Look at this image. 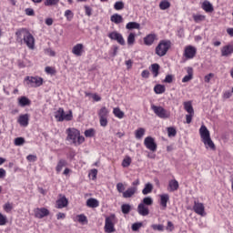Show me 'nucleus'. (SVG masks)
<instances>
[{
    "label": "nucleus",
    "mask_w": 233,
    "mask_h": 233,
    "mask_svg": "<svg viewBox=\"0 0 233 233\" xmlns=\"http://www.w3.org/2000/svg\"><path fill=\"white\" fill-rule=\"evenodd\" d=\"M151 110H153L154 114L160 119H168L170 117V111L167 110L165 107L161 106L151 105Z\"/></svg>",
    "instance_id": "6"
},
{
    "label": "nucleus",
    "mask_w": 233,
    "mask_h": 233,
    "mask_svg": "<svg viewBox=\"0 0 233 233\" xmlns=\"http://www.w3.org/2000/svg\"><path fill=\"white\" fill-rule=\"evenodd\" d=\"M136 44V33H130L127 36L128 46H134Z\"/></svg>",
    "instance_id": "35"
},
{
    "label": "nucleus",
    "mask_w": 233,
    "mask_h": 233,
    "mask_svg": "<svg viewBox=\"0 0 233 233\" xmlns=\"http://www.w3.org/2000/svg\"><path fill=\"white\" fill-rule=\"evenodd\" d=\"M66 165H68V162H66V159L61 158L58 162L57 165L56 167V171L57 172V174H59V172H61V170H63L64 167H66Z\"/></svg>",
    "instance_id": "29"
},
{
    "label": "nucleus",
    "mask_w": 233,
    "mask_h": 233,
    "mask_svg": "<svg viewBox=\"0 0 233 233\" xmlns=\"http://www.w3.org/2000/svg\"><path fill=\"white\" fill-rule=\"evenodd\" d=\"M15 147H21L22 145H25V138L23 137H16L15 139Z\"/></svg>",
    "instance_id": "53"
},
{
    "label": "nucleus",
    "mask_w": 233,
    "mask_h": 233,
    "mask_svg": "<svg viewBox=\"0 0 233 233\" xmlns=\"http://www.w3.org/2000/svg\"><path fill=\"white\" fill-rule=\"evenodd\" d=\"M114 8L115 10H123V8H125V4L121 1L116 2Z\"/></svg>",
    "instance_id": "52"
},
{
    "label": "nucleus",
    "mask_w": 233,
    "mask_h": 233,
    "mask_svg": "<svg viewBox=\"0 0 233 233\" xmlns=\"http://www.w3.org/2000/svg\"><path fill=\"white\" fill-rule=\"evenodd\" d=\"M28 114L21 115L18 118V123L21 127H28Z\"/></svg>",
    "instance_id": "24"
},
{
    "label": "nucleus",
    "mask_w": 233,
    "mask_h": 233,
    "mask_svg": "<svg viewBox=\"0 0 233 233\" xmlns=\"http://www.w3.org/2000/svg\"><path fill=\"white\" fill-rule=\"evenodd\" d=\"M184 110H186L187 114H194V107L192 106L191 101L184 102Z\"/></svg>",
    "instance_id": "32"
},
{
    "label": "nucleus",
    "mask_w": 233,
    "mask_h": 233,
    "mask_svg": "<svg viewBox=\"0 0 233 233\" xmlns=\"http://www.w3.org/2000/svg\"><path fill=\"white\" fill-rule=\"evenodd\" d=\"M127 30H139L141 28V25L137 22H129L126 25Z\"/></svg>",
    "instance_id": "27"
},
{
    "label": "nucleus",
    "mask_w": 233,
    "mask_h": 233,
    "mask_svg": "<svg viewBox=\"0 0 233 233\" xmlns=\"http://www.w3.org/2000/svg\"><path fill=\"white\" fill-rule=\"evenodd\" d=\"M193 19L195 23H201L207 19V15H193Z\"/></svg>",
    "instance_id": "42"
},
{
    "label": "nucleus",
    "mask_w": 233,
    "mask_h": 233,
    "mask_svg": "<svg viewBox=\"0 0 233 233\" xmlns=\"http://www.w3.org/2000/svg\"><path fill=\"white\" fill-rule=\"evenodd\" d=\"M151 228L157 232H163L165 230V226L163 224H152Z\"/></svg>",
    "instance_id": "40"
},
{
    "label": "nucleus",
    "mask_w": 233,
    "mask_h": 233,
    "mask_svg": "<svg viewBox=\"0 0 233 233\" xmlns=\"http://www.w3.org/2000/svg\"><path fill=\"white\" fill-rule=\"evenodd\" d=\"M166 90L167 88L165 87V86L161 84H157L154 86V92L157 95L165 94Z\"/></svg>",
    "instance_id": "31"
},
{
    "label": "nucleus",
    "mask_w": 233,
    "mask_h": 233,
    "mask_svg": "<svg viewBox=\"0 0 233 233\" xmlns=\"http://www.w3.org/2000/svg\"><path fill=\"white\" fill-rule=\"evenodd\" d=\"M100 127H107L108 125V117H100L99 118Z\"/></svg>",
    "instance_id": "56"
},
{
    "label": "nucleus",
    "mask_w": 233,
    "mask_h": 233,
    "mask_svg": "<svg viewBox=\"0 0 233 233\" xmlns=\"http://www.w3.org/2000/svg\"><path fill=\"white\" fill-rule=\"evenodd\" d=\"M85 136L86 137H94V136H96V129L94 128H89V129H86L85 132H84Z\"/></svg>",
    "instance_id": "48"
},
{
    "label": "nucleus",
    "mask_w": 233,
    "mask_h": 233,
    "mask_svg": "<svg viewBox=\"0 0 233 233\" xmlns=\"http://www.w3.org/2000/svg\"><path fill=\"white\" fill-rule=\"evenodd\" d=\"M157 41V35L151 33L144 37V45L146 46H152V44Z\"/></svg>",
    "instance_id": "17"
},
{
    "label": "nucleus",
    "mask_w": 233,
    "mask_h": 233,
    "mask_svg": "<svg viewBox=\"0 0 233 233\" xmlns=\"http://www.w3.org/2000/svg\"><path fill=\"white\" fill-rule=\"evenodd\" d=\"M107 37L111 39L112 41H116L118 45H121V46H125V37H123V35L121 33H118L117 31H113L107 35Z\"/></svg>",
    "instance_id": "9"
},
{
    "label": "nucleus",
    "mask_w": 233,
    "mask_h": 233,
    "mask_svg": "<svg viewBox=\"0 0 233 233\" xmlns=\"http://www.w3.org/2000/svg\"><path fill=\"white\" fill-rule=\"evenodd\" d=\"M193 210L195 214H198V216H201L202 218L207 216V212H205V204L199 201H194Z\"/></svg>",
    "instance_id": "11"
},
{
    "label": "nucleus",
    "mask_w": 233,
    "mask_h": 233,
    "mask_svg": "<svg viewBox=\"0 0 233 233\" xmlns=\"http://www.w3.org/2000/svg\"><path fill=\"white\" fill-rule=\"evenodd\" d=\"M64 15L66 21H72L74 19V12L70 9L66 10Z\"/></svg>",
    "instance_id": "43"
},
{
    "label": "nucleus",
    "mask_w": 233,
    "mask_h": 233,
    "mask_svg": "<svg viewBox=\"0 0 233 233\" xmlns=\"http://www.w3.org/2000/svg\"><path fill=\"white\" fill-rule=\"evenodd\" d=\"M85 12L87 17H90V15H92V8L90 6L85 5Z\"/></svg>",
    "instance_id": "62"
},
{
    "label": "nucleus",
    "mask_w": 233,
    "mask_h": 233,
    "mask_svg": "<svg viewBox=\"0 0 233 233\" xmlns=\"http://www.w3.org/2000/svg\"><path fill=\"white\" fill-rule=\"evenodd\" d=\"M111 23H115V25H121L123 23V16L119 14H114L110 17Z\"/></svg>",
    "instance_id": "26"
},
{
    "label": "nucleus",
    "mask_w": 233,
    "mask_h": 233,
    "mask_svg": "<svg viewBox=\"0 0 233 233\" xmlns=\"http://www.w3.org/2000/svg\"><path fill=\"white\" fill-rule=\"evenodd\" d=\"M151 72L153 74V77H157L159 76V66H158V64L151 65Z\"/></svg>",
    "instance_id": "36"
},
{
    "label": "nucleus",
    "mask_w": 233,
    "mask_h": 233,
    "mask_svg": "<svg viewBox=\"0 0 233 233\" xmlns=\"http://www.w3.org/2000/svg\"><path fill=\"white\" fill-rule=\"evenodd\" d=\"M159 198H160L159 205L160 207H162V210H166L167 203L170 201V196H168V194H162V195H159Z\"/></svg>",
    "instance_id": "18"
},
{
    "label": "nucleus",
    "mask_w": 233,
    "mask_h": 233,
    "mask_svg": "<svg viewBox=\"0 0 233 233\" xmlns=\"http://www.w3.org/2000/svg\"><path fill=\"white\" fill-rule=\"evenodd\" d=\"M7 222H8V219L6 218V216L0 213V226L4 227V225H6Z\"/></svg>",
    "instance_id": "55"
},
{
    "label": "nucleus",
    "mask_w": 233,
    "mask_h": 233,
    "mask_svg": "<svg viewBox=\"0 0 233 233\" xmlns=\"http://www.w3.org/2000/svg\"><path fill=\"white\" fill-rule=\"evenodd\" d=\"M199 135L202 143H204L206 148H210V150H216V144L212 141L210 137V131L205 125H202L199 128Z\"/></svg>",
    "instance_id": "3"
},
{
    "label": "nucleus",
    "mask_w": 233,
    "mask_h": 233,
    "mask_svg": "<svg viewBox=\"0 0 233 233\" xmlns=\"http://www.w3.org/2000/svg\"><path fill=\"white\" fill-rule=\"evenodd\" d=\"M45 72L47 73L49 76H56V74H57L56 67L52 66H46Z\"/></svg>",
    "instance_id": "46"
},
{
    "label": "nucleus",
    "mask_w": 233,
    "mask_h": 233,
    "mask_svg": "<svg viewBox=\"0 0 233 233\" xmlns=\"http://www.w3.org/2000/svg\"><path fill=\"white\" fill-rule=\"evenodd\" d=\"M76 219L78 223H81L82 225H86L88 223V218L85 214H80L76 216Z\"/></svg>",
    "instance_id": "37"
},
{
    "label": "nucleus",
    "mask_w": 233,
    "mask_h": 233,
    "mask_svg": "<svg viewBox=\"0 0 233 233\" xmlns=\"http://www.w3.org/2000/svg\"><path fill=\"white\" fill-rule=\"evenodd\" d=\"M177 131L174 127H167L168 137H176Z\"/></svg>",
    "instance_id": "51"
},
{
    "label": "nucleus",
    "mask_w": 233,
    "mask_h": 233,
    "mask_svg": "<svg viewBox=\"0 0 233 233\" xmlns=\"http://www.w3.org/2000/svg\"><path fill=\"white\" fill-rule=\"evenodd\" d=\"M68 207V198L65 195L60 194L59 198L56 202V208H66Z\"/></svg>",
    "instance_id": "15"
},
{
    "label": "nucleus",
    "mask_w": 233,
    "mask_h": 233,
    "mask_svg": "<svg viewBox=\"0 0 233 233\" xmlns=\"http://www.w3.org/2000/svg\"><path fill=\"white\" fill-rule=\"evenodd\" d=\"M170 7V2L168 0H162L159 4L160 10H168Z\"/></svg>",
    "instance_id": "39"
},
{
    "label": "nucleus",
    "mask_w": 233,
    "mask_h": 233,
    "mask_svg": "<svg viewBox=\"0 0 233 233\" xmlns=\"http://www.w3.org/2000/svg\"><path fill=\"white\" fill-rule=\"evenodd\" d=\"M26 159H27V161L35 162V161H37V156H35V155H28L26 157Z\"/></svg>",
    "instance_id": "64"
},
{
    "label": "nucleus",
    "mask_w": 233,
    "mask_h": 233,
    "mask_svg": "<svg viewBox=\"0 0 233 233\" xmlns=\"http://www.w3.org/2000/svg\"><path fill=\"white\" fill-rule=\"evenodd\" d=\"M172 42H170V40H161L157 46L155 52L157 56H158L159 57H163L167 56V53L168 52V50H170Z\"/></svg>",
    "instance_id": "4"
},
{
    "label": "nucleus",
    "mask_w": 233,
    "mask_h": 233,
    "mask_svg": "<svg viewBox=\"0 0 233 233\" xmlns=\"http://www.w3.org/2000/svg\"><path fill=\"white\" fill-rule=\"evenodd\" d=\"M179 188V182L176 179H172L168 182V192H176Z\"/></svg>",
    "instance_id": "20"
},
{
    "label": "nucleus",
    "mask_w": 233,
    "mask_h": 233,
    "mask_svg": "<svg viewBox=\"0 0 233 233\" xmlns=\"http://www.w3.org/2000/svg\"><path fill=\"white\" fill-rule=\"evenodd\" d=\"M72 54L76 56V57H81L83 54H85V45L76 44L72 48Z\"/></svg>",
    "instance_id": "14"
},
{
    "label": "nucleus",
    "mask_w": 233,
    "mask_h": 233,
    "mask_svg": "<svg viewBox=\"0 0 233 233\" xmlns=\"http://www.w3.org/2000/svg\"><path fill=\"white\" fill-rule=\"evenodd\" d=\"M141 204L146 207H150V206L154 205V200L150 197H146L143 198Z\"/></svg>",
    "instance_id": "38"
},
{
    "label": "nucleus",
    "mask_w": 233,
    "mask_h": 233,
    "mask_svg": "<svg viewBox=\"0 0 233 233\" xmlns=\"http://www.w3.org/2000/svg\"><path fill=\"white\" fill-rule=\"evenodd\" d=\"M152 190H154V186L150 183H147L145 185L144 190H142V194L144 196H147V195L150 194L152 192Z\"/></svg>",
    "instance_id": "34"
},
{
    "label": "nucleus",
    "mask_w": 233,
    "mask_h": 233,
    "mask_svg": "<svg viewBox=\"0 0 233 233\" xmlns=\"http://www.w3.org/2000/svg\"><path fill=\"white\" fill-rule=\"evenodd\" d=\"M222 57H228V56H232L233 54V43L228 44L221 47L220 49Z\"/></svg>",
    "instance_id": "16"
},
{
    "label": "nucleus",
    "mask_w": 233,
    "mask_h": 233,
    "mask_svg": "<svg viewBox=\"0 0 233 233\" xmlns=\"http://www.w3.org/2000/svg\"><path fill=\"white\" fill-rule=\"evenodd\" d=\"M196 54H198V49L194 47V46H187L184 49V57L186 59H194L196 57Z\"/></svg>",
    "instance_id": "12"
},
{
    "label": "nucleus",
    "mask_w": 233,
    "mask_h": 233,
    "mask_svg": "<svg viewBox=\"0 0 233 233\" xmlns=\"http://www.w3.org/2000/svg\"><path fill=\"white\" fill-rule=\"evenodd\" d=\"M201 7L207 12V14H211V12H214V6L208 0H205L202 3Z\"/></svg>",
    "instance_id": "23"
},
{
    "label": "nucleus",
    "mask_w": 233,
    "mask_h": 233,
    "mask_svg": "<svg viewBox=\"0 0 233 233\" xmlns=\"http://www.w3.org/2000/svg\"><path fill=\"white\" fill-rule=\"evenodd\" d=\"M55 118L59 123L63 121H72L74 116L72 115V110H69L67 114L65 113L63 107H59L57 111L55 112Z\"/></svg>",
    "instance_id": "5"
},
{
    "label": "nucleus",
    "mask_w": 233,
    "mask_h": 233,
    "mask_svg": "<svg viewBox=\"0 0 233 233\" xmlns=\"http://www.w3.org/2000/svg\"><path fill=\"white\" fill-rule=\"evenodd\" d=\"M3 208L5 212H6L7 214H10V212H12V210L14 209V204L7 202L3 206Z\"/></svg>",
    "instance_id": "44"
},
{
    "label": "nucleus",
    "mask_w": 233,
    "mask_h": 233,
    "mask_svg": "<svg viewBox=\"0 0 233 233\" xmlns=\"http://www.w3.org/2000/svg\"><path fill=\"white\" fill-rule=\"evenodd\" d=\"M66 141L72 143L75 147H79V145H83L85 141V137L81 136V131L76 129V127H68L66 130Z\"/></svg>",
    "instance_id": "2"
},
{
    "label": "nucleus",
    "mask_w": 233,
    "mask_h": 233,
    "mask_svg": "<svg viewBox=\"0 0 233 233\" xmlns=\"http://www.w3.org/2000/svg\"><path fill=\"white\" fill-rule=\"evenodd\" d=\"M35 218L43 219L46 216H50V211L46 208H36L34 209Z\"/></svg>",
    "instance_id": "13"
},
{
    "label": "nucleus",
    "mask_w": 233,
    "mask_h": 233,
    "mask_svg": "<svg viewBox=\"0 0 233 233\" xmlns=\"http://www.w3.org/2000/svg\"><path fill=\"white\" fill-rule=\"evenodd\" d=\"M89 176H91L92 179H96L97 177V169H91L89 172Z\"/></svg>",
    "instance_id": "61"
},
{
    "label": "nucleus",
    "mask_w": 233,
    "mask_h": 233,
    "mask_svg": "<svg viewBox=\"0 0 233 233\" xmlns=\"http://www.w3.org/2000/svg\"><path fill=\"white\" fill-rule=\"evenodd\" d=\"M59 4V0H46L44 5L45 6H56Z\"/></svg>",
    "instance_id": "50"
},
{
    "label": "nucleus",
    "mask_w": 233,
    "mask_h": 233,
    "mask_svg": "<svg viewBox=\"0 0 233 233\" xmlns=\"http://www.w3.org/2000/svg\"><path fill=\"white\" fill-rule=\"evenodd\" d=\"M32 104V101H30V99H28V97L26 96H20L18 98V105L19 106H30V105Z\"/></svg>",
    "instance_id": "25"
},
{
    "label": "nucleus",
    "mask_w": 233,
    "mask_h": 233,
    "mask_svg": "<svg viewBox=\"0 0 233 233\" xmlns=\"http://www.w3.org/2000/svg\"><path fill=\"white\" fill-rule=\"evenodd\" d=\"M113 114L115 117H117L118 119H123V117H125V112L121 111L119 107H115L113 109Z\"/></svg>",
    "instance_id": "33"
},
{
    "label": "nucleus",
    "mask_w": 233,
    "mask_h": 233,
    "mask_svg": "<svg viewBox=\"0 0 233 233\" xmlns=\"http://www.w3.org/2000/svg\"><path fill=\"white\" fill-rule=\"evenodd\" d=\"M86 206L89 207V208H97V207H99V201L96 198H89L86 200Z\"/></svg>",
    "instance_id": "28"
},
{
    "label": "nucleus",
    "mask_w": 233,
    "mask_h": 233,
    "mask_svg": "<svg viewBox=\"0 0 233 233\" xmlns=\"http://www.w3.org/2000/svg\"><path fill=\"white\" fill-rule=\"evenodd\" d=\"M172 81H174V76L172 75L166 76L164 79V83H172Z\"/></svg>",
    "instance_id": "63"
},
{
    "label": "nucleus",
    "mask_w": 233,
    "mask_h": 233,
    "mask_svg": "<svg viewBox=\"0 0 233 233\" xmlns=\"http://www.w3.org/2000/svg\"><path fill=\"white\" fill-rule=\"evenodd\" d=\"M16 41L21 44L26 45L29 50L35 48V38L26 28H20L15 32Z\"/></svg>",
    "instance_id": "1"
},
{
    "label": "nucleus",
    "mask_w": 233,
    "mask_h": 233,
    "mask_svg": "<svg viewBox=\"0 0 233 233\" xmlns=\"http://www.w3.org/2000/svg\"><path fill=\"white\" fill-rule=\"evenodd\" d=\"M116 215H111L106 218L104 227V230L106 233H113L116 230V224L114 223Z\"/></svg>",
    "instance_id": "7"
},
{
    "label": "nucleus",
    "mask_w": 233,
    "mask_h": 233,
    "mask_svg": "<svg viewBox=\"0 0 233 233\" xmlns=\"http://www.w3.org/2000/svg\"><path fill=\"white\" fill-rule=\"evenodd\" d=\"M121 210L124 214H130L132 208L130 207V204H124L121 206Z\"/></svg>",
    "instance_id": "47"
},
{
    "label": "nucleus",
    "mask_w": 233,
    "mask_h": 233,
    "mask_svg": "<svg viewBox=\"0 0 233 233\" xmlns=\"http://www.w3.org/2000/svg\"><path fill=\"white\" fill-rule=\"evenodd\" d=\"M136 192H137V187H128L126 191L123 192V198H132V196H134Z\"/></svg>",
    "instance_id": "21"
},
{
    "label": "nucleus",
    "mask_w": 233,
    "mask_h": 233,
    "mask_svg": "<svg viewBox=\"0 0 233 233\" xmlns=\"http://www.w3.org/2000/svg\"><path fill=\"white\" fill-rule=\"evenodd\" d=\"M212 77H214V74L213 73H209L208 75H206L204 76L205 83H210V79H212Z\"/></svg>",
    "instance_id": "59"
},
{
    "label": "nucleus",
    "mask_w": 233,
    "mask_h": 233,
    "mask_svg": "<svg viewBox=\"0 0 233 233\" xmlns=\"http://www.w3.org/2000/svg\"><path fill=\"white\" fill-rule=\"evenodd\" d=\"M141 76L144 78V79H148V77H150V71L148 70H144L142 71L141 73Z\"/></svg>",
    "instance_id": "60"
},
{
    "label": "nucleus",
    "mask_w": 233,
    "mask_h": 233,
    "mask_svg": "<svg viewBox=\"0 0 233 233\" xmlns=\"http://www.w3.org/2000/svg\"><path fill=\"white\" fill-rule=\"evenodd\" d=\"M116 190L119 192V194H123L125 192V185L123 183L119 182L116 184Z\"/></svg>",
    "instance_id": "57"
},
{
    "label": "nucleus",
    "mask_w": 233,
    "mask_h": 233,
    "mask_svg": "<svg viewBox=\"0 0 233 233\" xmlns=\"http://www.w3.org/2000/svg\"><path fill=\"white\" fill-rule=\"evenodd\" d=\"M98 117H108V109L106 106H103L99 111H98Z\"/></svg>",
    "instance_id": "41"
},
{
    "label": "nucleus",
    "mask_w": 233,
    "mask_h": 233,
    "mask_svg": "<svg viewBox=\"0 0 233 233\" xmlns=\"http://www.w3.org/2000/svg\"><path fill=\"white\" fill-rule=\"evenodd\" d=\"M129 165H132V158H130V157H126L122 161V167L124 168H128Z\"/></svg>",
    "instance_id": "45"
},
{
    "label": "nucleus",
    "mask_w": 233,
    "mask_h": 233,
    "mask_svg": "<svg viewBox=\"0 0 233 233\" xmlns=\"http://www.w3.org/2000/svg\"><path fill=\"white\" fill-rule=\"evenodd\" d=\"M141 227H143V222H136L132 224L131 230H133V232H137Z\"/></svg>",
    "instance_id": "49"
},
{
    "label": "nucleus",
    "mask_w": 233,
    "mask_h": 233,
    "mask_svg": "<svg viewBox=\"0 0 233 233\" xmlns=\"http://www.w3.org/2000/svg\"><path fill=\"white\" fill-rule=\"evenodd\" d=\"M187 72V75L182 78V83H188V81H192L194 78V69L192 67H188Z\"/></svg>",
    "instance_id": "22"
},
{
    "label": "nucleus",
    "mask_w": 233,
    "mask_h": 233,
    "mask_svg": "<svg viewBox=\"0 0 233 233\" xmlns=\"http://www.w3.org/2000/svg\"><path fill=\"white\" fill-rule=\"evenodd\" d=\"M147 130L143 127H138L136 131H135V137L136 139H143V136H145Z\"/></svg>",
    "instance_id": "30"
},
{
    "label": "nucleus",
    "mask_w": 233,
    "mask_h": 233,
    "mask_svg": "<svg viewBox=\"0 0 233 233\" xmlns=\"http://www.w3.org/2000/svg\"><path fill=\"white\" fill-rule=\"evenodd\" d=\"M144 146L147 150H150V152H156L157 150V144L152 137H147L144 139Z\"/></svg>",
    "instance_id": "10"
},
{
    "label": "nucleus",
    "mask_w": 233,
    "mask_h": 233,
    "mask_svg": "<svg viewBox=\"0 0 233 233\" xmlns=\"http://www.w3.org/2000/svg\"><path fill=\"white\" fill-rule=\"evenodd\" d=\"M192 117H194V113H189L186 115V123L187 125H190V123H192Z\"/></svg>",
    "instance_id": "58"
},
{
    "label": "nucleus",
    "mask_w": 233,
    "mask_h": 233,
    "mask_svg": "<svg viewBox=\"0 0 233 233\" xmlns=\"http://www.w3.org/2000/svg\"><path fill=\"white\" fill-rule=\"evenodd\" d=\"M137 212L139 216H148V214H150V209H148V206L140 203L137 206Z\"/></svg>",
    "instance_id": "19"
},
{
    "label": "nucleus",
    "mask_w": 233,
    "mask_h": 233,
    "mask_svg": "<svg viewBox=\"0 0 233 233\" xmlns=\"http://www.w3.org/2000/svg\"><path fill=\"white\" fill-rule=\"evenodd\" d=\"M176 228L174 227V223H172V221H167V227H166V230L167 231V232H174V229H175Z\"/></svg>",
    "instance_id": "54"
},
{
    "label": "nucleus",
    "mask_w": 233,
    "mask_h": 233,
    "mask_svg": "<svg viewBox=\"0 0 233 233\" xmlns=\"http://www.w3.org/2000/svg\"><path fill=\"white\" fill-rule=\"evenodd\" d=\"M25 81H26V84L31 86V88H38V86L43 85L44 80L43 77L40 76H26Z\"/></svg>",
    "instance_id": "8"
}]
</instances>
